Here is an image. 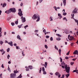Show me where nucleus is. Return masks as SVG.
<instances>
[{"label":"nucleus","instance_id":"nucleus-34","mask_svg":"<svg viewBox=\"0 0 78 78\" xmlns=\"http://www.w3.org/2000/svg\"><path fill=\"white\" fill-rule=\"evenodd\" d=\"M43 74H44V75H46V74H47L46 72L45 71H43Z\"/></svg>","mask_w":78,"mask_h":78},{"label":"nucleus","instance_id":"nucleus-24","mask_svg":"<svg viewBox=\"0 0 78 78\" xmlns=\"http://www.w3.org/2000/svg\"><path fill=\"white\" fill-rule=\"evenodd\" d=\"M69 76H70V74H67L66 75V78H68V77H69Z\"/></svg>","mask_w":78,"mask_h":78},{"label":"nucleus","instance_id":"nucleus-61","mask_svg":"<svg viewBox=\"0 0 78 78\" xmlns=\"http://www.w3.org/2000/svg\"><path fill=\"white\" fill-rule=\"evenodd\" d=\"M71 46H73L74 45L73 43H71Z\"/></svg>","mask_w":78,"mask_h":78},{"label":"nucleus","instance_id":"nucleus-45","mask_svg":"<svg viewBox=\"0 0 78 78\" xmlns=\"http://www.w3.org/2000/svg\"><path fill=\"white\" fill-rule=\"evenodd\" d=\"M8 70L10 72H11V69H10V68H9V66H8Z\"/></svg>","mask_w":78,"mask_h":78},{"label":"nucleus","instance_id":"nucleus-11","mask_svg":"<svg viewBox=\"0 0 78 78\" xmlns=\"http://www.w3.org/2000/svg\"><path fill=\"white\" fill-rule=\"evenodd\" d=\"M77 12V10H76V8H75L74 9L73 11V13L74 14H75Z\"/></svg>","mask_w":78,"mask_h":78},{"label":"nucleus","instance_id":"nucleus-23","mask_svg":"<svg viewBox=\"0 0 78 78\" xmlns=\"http://www.w3.org/2000/svg\"><path fill=\"white\" fill-rule=\"evenodd\" d=\"M14 73H15V74H16V73H18V71H16V70H14Z\"/></svg>","mask_w":78,"mask_h":78},{"label":"nucleus","instance_id":"nucleus-10","mask_svg":"<svg viewBox=\"0 0 78 78\" xmlns=\"http://www.w3.org/2000/svg\"><path fill=\"white\" fill-rule=\"evenodd\" d=\"M73 54L74 55H76V54L78 55V50H76L74 51L73 52Z\"/></svg>","mask_w":78,"mask_h":78},{"label":"nucleus","instance_id":"nucleus-46","mask_svg":"<svg viewBox=\"0 0 78 78\" xmlns=\"http://www.w3.org/2000/svg\"><path fill=\"white\" fill-rule=\"evenodd\" d=\"M15 24H16V25H17V24H18V21H16L15 22Z\"/></svg>","mask_w":78,"mask_h":78},{"label":"nucleus","instance_id":"nucleus-14","mask_svg":"<svg viewBox=\"0 0 78 78\" xmlns=\"http://www.w3.org/2000/svg\"><path fill=\"white\" fill-rule=\"evenodd\" d=\"M28 67H29V69H30V70H32V69H33V66H29Z\"/></svg>","mask_w":78,"mask_h":78},{"label":"nucleus","instance_id":"nucleus-39","mask_svg":"<svg viewBox=\"0 0 78 78\" xmlns=\"http://www.w3.org/2000/svg\"><path fill=\"white\" fill-rule=\"evenodd\" d=\"M42 69L43 72L45 71V68H44V67H43L42 68Z\"/></svg>","mask_w":78,"mask_h":78},{"label":"nucleus","instance_id":"nucleus-44","mask_svg":"<svg viewBox=\"0 0 78 78\" xmlns=\"http://www.w3.org/2000/svg\"><path fill=\"white\" fill-rule=\"evenodd\" d=\"M71 65L73 66V64H74V62H71L70 63Z\"/></svg>","mask_w":78,"mask_h":78},{"label":"nucleus","instance_id":"nucleus-33","mask_svg":"<svg viewBox=\"0 0 78 78\" xmlns=\"http://www.w3.org/2000/svg\"><path fill=\"white\" fill-rule=\"evenodd\" d=\"M11 24L12 26H14V25H15V23H11Z\"/></svg>","mask_w":78,"mask_h":78},{"label":"nucleus","instance_id":"nucleus-51","mask_svg":"<svg viewBox=\"0 0 78 78\" xmlns=\"http://www.w3.org/2000/svg\"><path fill=\"white\" fill-rule=\"evenodd\" d=\"M39 3H41L43 1V0H39Z\"/></svg>","mask_w":78,"mask_h":78},{"label":"nucleus","instance_id":"nucleus-26","mask_svg":"<svg viewBox=\"0 0 78 78\" xmlns=\"http://www.w3.org/2000/svg\"><path fill=\"white\" fill-rule=\"evenodd\" d=\"M23 24H21V25L18 26V27H19V28H20L22 27V26Z\"/></svg>","mask_w":78,"mask_h":78},{"label":"nucleus","instance_id":"nucleus-12","mask_svg":"<svg viewBox=\"0 0 78 78\" xmlns=\"http://www.w3.org/2000/svg\"><path fill=\"white\" fill-rule=\"evenodd\" d=\"M17 38L18 39H19V40H21V41H22V39L20 38V35H18L17 37Z\"/></svg>","mask_w":78,"mask_h":78},{"label":"nucleus","instance_id":"nucleus-64","mask_svg":"<svg viewBox=\"0 0 78 78\" xmlns=\"http://www.w3.org/2000/svg\"><path fill=\"white\" fill-rule=\"evenodd\" d=\"M62 12H65V9H63L62 10Z\"/></svg>","mask_w":78,"mask_h":78},{"label":"nucleus","instance_id":"nucleus-38","mask_svg":"<svg viewBox=\"0 0 78 78\" xmlns=\"http://www.w3.org/2000/svg\"><path fill=\"white\" fill-rule=\"evenodd\" d=\"M57 36H58V37H61V35H60L59 34H56Z\"/></svg>","mask_w":78,"mask_h":78},{"label":"nucleus","instance_id":"nucleus-18","mask_svg":"<svg viewBox=\"0 0 78 78\" xmlns=\"http://www.w3.org/2000/svg\"><path fill=\"white\" fill-rule=\"evenodd\" d=\"M22 77V74H20V75L18 76L17 77V78H21Z\"/></svg>","mask_w":78,"mask_h":78},{"label":"nucleus","instance_id":"nucleus-41","mask_svg":"<svg viewBox=\"0 0 78 78\" xmlns=\"http://www.w3.org/2000/svg\"><path fill=\"white\" fill-rule=\"evenodd\" d=\"M60 62H62V59L61 58V57H60Z\"/></svg>","mask_w":78,"mask_h":78},{"label":"nucleus","instance_id":"nucleus-56","mask_svg":"<svg viewBox=\"0 0 78 78\" xmlns=\"http://www.w3.org/2000/svg\"><path fill=\"white\" fill-rule=\"evenodd\" d=\"M2 36V33H0V37L1 38Z\"/></svg>","mask_w":78,"mask_h":78},{"label":"nucleus","instance_id":"nucleus-8","mask_svg":"<svg viewBox=\"0 0 78 78\" xmlns=\"http://www.w3.org/2000/svg\"><path fill=\"white\" fill-rule=\"evenodd\" d=\"M11 10L10 9H9L5 12V13H6L8 14H9V13H11Z\"/></svg>","mask_w":78,"mask_h":78},{"label":"nucleus","instance_id":"nucleus-7","mask_svg":"<svg viewBox=\"0 0 78 78\" xmlns=\"http://www.w3.org/2000/svg\"><path fill=\"white\" fill-rule=\"evenodd\" d=\"M10 9L11 10V12H16V9L15 8H11Z\"/></svg>","mask_w":78,"mask_h":78},{"label":"nucleus","instance_id":"nucleus-40","mask_svg":"<svg viewBox=\"0 0 78 78\" xmlns=\"http://www.w3.org/2000/svg\"><path fill=\"white\" fill-rule=\"evenodd\" d=\"M48 33H50V32H45L44 33V34L45 35H46V34H48Z\"/></svg>","mask_w":78,"mask_h":78},{"label":"nucleus","instance_id":"nucleus-55","mask_svg":"<svg viewBox=\"0 0 78 78\" xmlns=\"http://www.w3.org/2000/svg\"><path fill=\"white\" fill-rule=\"evenodd\" d=\"M62 67L63 68V69H64V68L65 69V66H63L62 65Z\"/></svg>","mask_w":78,"mask_h":78},{"label":"nucleus","instance_id":"nucleus-2","mask_svg":"<svg viewBox=\"0 0 78 78\" xmlns=\"http://www.w3.org/2000/svg\"><path fill=\"white\" fill-rule=\"evenodd\" d=\"M32 19L33 20H36L37 19L36 22H39L40 20V16L38 15L35 14L32 17Z\"/></svg>","mask_w":78,"mask_h":78},{"label":"nucleus","instance_id":"nucleus-29","mask_svg":"<svg viewBox=\"0 0 78 78\" xmlns=\"http://www.w3.org/2000/svg\"><path fill=\"white\" fill-rule=\"evenodd\" d=\"M9 50H10V49L9 48H8L7 50V52H9Z\"/></svg>","mask_w":78,"mask_h":78},{"label":"nucleus","instance_id":"nucleus-21","mask_svg":"<svg viewBox=\"0 0 78 78\" xmlns=\"http://www.w3.org/2000/svg\"><path fill=\"white\" fill-rule=\"evenodd\" d=\"M58 52L59 53V54L60 55H61V49H60L58 50Z\"/></svg>","mask_w":78,"mask_h":78},{"label":"nucleus","instance_id":"nucleus-30","mask_svg":"<svg viewBox=\"0 0 78 78\" xmlns=\"http://www.w3.org/2000/svg\"><path fill=\"white\" fill-rule=\"evenodd\" d=\"M9 58H10V55H7V58L8 59H9Z\"/></svg>","mask_w":78,"mask_h":78},{"label":"nucleus","instance_id":"nucleus-13","mask_svg":"<svg viewBox=\"0 0 78 78\" xmlns=\"http://www.w3.org/2000/svg\"><path fill=\"white\" fill-rule=\"evenodd\" d=\"M64 5L65 6L66 5V0H63Z\"/></svg>","mask_w":78,"mask_h":78},{"label":"nucleus","instance_id":"nucleus-43","mask_svg":"<svg viewBox=\"0 0 78 78\" xmlns=\"http://www.w3.org/2000/svg\"><path fill=\"white\" fill-rule=\"evenodd\" d=\"M44 46L45 48L47 49V48H48V46H47V45L46 44Z\"/></svg>","mask_w":78,"mask_h":78},{"label":"nucleus","instance_id":"nucleus-47","mask_svg":"<svg viewBox=\"0 0 78 78\" xmlns=\"http://www.w3.org/2000/svg\"><path fill=\"white\" fill-rule=\"evenodd\" d=\"M22 55L24 56H25V54H24V52H23V51H22Z\"/></svg>","mask_w":78,"mask_h":78},{"label":"nucleus","instance_id":"nucleus-49","mask_svg":"<svg viewBox=\"0 0 78 78\" xmlns=\"http://www.w3.org/2000/svg\"><path fill=\"white\" fill-rule=\"evenodd\" d=\"M28 27V25H27L24 27V28H25V29H26V28H27Z\"/></svg>","mask_w":78,"mask_h":78},{"label":"nucleus","instance_id":"nucleus-36","mask_svg":"<svg viewBox=\"0 0 78 78\" xmlns=\"http://www.w3.org/2000/svg\"><path fill=\"white\" fill-rule=\"evenodd\" d=\"M55 49H56L57 50H58V48L56 47V46H55Z\"/></svg>","mask_w":78,"mask_h":78},{"label":"nucleus","instance_id":"nucleus-50","mask_svg":"<svg viewBox=\"0 0 78 78\" xmlns=\"http://www.w3.org/2000/svg\"><path fill=\"white\" fill-rule=\"evenodd\" d=\"M43 32L44 33L46 32V30H45V29H44V30H43Z\"/></svg>","mask_w":78,"mask_h":78},{"label":"nucleus","instance_id":"nucleus-27","mask_svg":"<svg viewBox=\"0 0 78 78\" xmlns=\"http://www.w3.org/2000/svg\"><path fill=\"white\" fill-rule=\"evenodd\" d=\"M56 40H57V41H60L61 38L60 37L57 38Z\"/></svg>","mask_w":78,"mask_h":78},{"label":"nucleus","instance_id":"nucleus-63","mask_svg":"<svg viewBox=\"0 0 78 78\" xmlns=\"http://www.w3.org/2000/svg\"><path fill=\"white\" fill-rule=\"evenodd\" d=\"M62 78H64V74H63L62 75V77H61Z\"/></svg>","mask_w":78,"mask_h":78},{"label":"nucleus","instance_id":"nucleus-62","mask_svg":"<svg viewBox=\"0 0 78 78\" xmlns=\"http://www.w3.org/2000/svg\"><path fill=\"white\" fill-rule=\"evenodd\" d=\"M2 68H4V66H3V64H2Z\"/></svg>","mask_w":78,"mask_h":78},{"label":"nucleus","instance_id":"nucleus-58","mask_svg":"<svg viewBox=\"0 0 78 78\" xmlns=\"http://www.w3.org/2000/svg\"><path fill=\"white\" fill-rule=\"evenodd\" d=\"M11 20V17H9L7 19L8 20Z\"/></svg>","mask_w":78,"mask_h":78},{"label":"nucleus","instance_id":"nucleus-17","mask_svg":"<svg viewBox=\"0 0 78 78\" xmlns=\"http://www.w3.org/2000/svg\"><path fill=\"white\" fill-rule=\"evenodd\" d=\"M25 68L27 69H26V71H29V69H28V67H27V66H26Z\"/></svg>","mask_w":78,"mask_h":78},{"label":"nucleus","instance_id":"nucleus-5","mask_svg":"<svg viewBox=\"0 0 78 78\" xmlns=\"http://www.w3.org/2000/svg\"><path fill=\"white\" fill-rule=\"evenodd\" d=\"M68 38L69 41H72L73 39V37L70 36L69 35L68 36Z\"/></svg>","mask_w":78,"mask_h":78},{"label":"nucleus","instance_id":"nucleus-20","mask_svg":"<svg viewBox=\"0 0 78 78\" xmlns=\"http://www.w3.org/2000/svg\"><path fill=\"white\" fill-rule=\"evenodd\" d=\"M54 8L55 9V11H58V10H57V7H56L54 6Z\"/></svg>","mask_w":78,"mask_h":78},{"label":"nucleus","instance_id":"nucleus-54","mask_svg":"<svg viewBox=\"0 0 78 78\" xmlns=\"http://www.w3.org/2000/svg\"><path fill=\"white\" fill-rule=\"evenodd\" d=\"M5 51H3V53H2V55H4V54H5Z\"/></svg>","mask_w":78,"mask_h":78},{"label":"nucleus","instance_id":"nucleus-16","mask_svg":"<svg viewBox=\"0 0 78 78\" xmlns=\"http://www.w3.org/2000/svg\"><path fill=\"white\" fill-rule=\"evenodd\" d=\"M58 16H59L60 18H62V16H61V14L60 13L58 14Z\"/></svg>","mask_w":78,"mask_h":78},{"label":"nucleus","instance_id":"nucleus-4","mask_svg":"<svg viewBox=\"0 0 78 78\" xmlns=\"http://www.w3.org/2000/svg\"><path fill=\"white\" fill-rule=\"evenodd\" d=\"M16 74L12 73L10 74V78H16Z\"/></svg>","mask_w":78,"mask_h":78},{"label":"nucleus","instance_id":"nucleus-59","mask_svg":"<svg viewBox=\"0 0 78 78\" xmlns=\"http://www.w3.org/2000/svg\"><path fill=\"white\" fill-rule=\"evenodd\" d=\"M44 67H45V68H47V65H44Z\"/></svg>","mask_w":78,"mask_h":78},{"label":"nucleus","instance_id":"nucleus-9","mask_svg":"<svg viewBox=\"0 0 78 78\" xmlns=\"http://www.w3.org/2000/svg\"><path fill=\"white\" fill-rule=\"evenodd\" d=\"M8 44L10 45V46H11V47H12L13 46V45L12 44V41H11L10 42H7Z\"/></svg>","mask_w":78,"mask_h":78},{"label":"nucleus","instance_id":"nucleus-42","mask_svg":"<svg viewBox=\"0 0 78 78\" xmlns=\"http://www.w3.org/2000/svg\"><path fill=\"white\" fill-rule=\"evenodd\" d=\"M38 31H39V30H36L34 31V32L35 33H37L38 32Z\"/></svg>","mask_w":78,"mask_h":78},{"label":"nucleus","instance_id":"nucleus-35","mask_svg":"<svg viewBox=\"0 0 78 78\" xmlns=\"http://www.w3.org/2000/svg\"><path fill=\"white\" fill-rule=\"evenodd\" d=\"M70 53V51H69L67 53L66 55H69Z\"/></svg>","mask_w":78,"mask_h":78},{"label":"nucleus","instance_id":"nucleus-1","mask_svg":"<svg viewBox=\"0 0 78 78\" xmlns=\"http://www.w3.org/2000/svg\"><path fill=\"white\" fill-rule=\"evenodd\" d=\"M62 66H65V70H64V71H66V72H67V73H69L70 72V67H67V65H66L64 63V62H63L62 65Z\"/></svg>","mask_w":78,"mask_h":78},{"label":"nucleus","instance_id":"nucleus-31","mask_svg":"<svg viewBox=\"0 0 78 78\" xmlns=\"http://www.w3.org/2000/svg\"><path fill=\"white\" fill-rule=\"evenodd\" d=\"M41 70H42V68H40V70H39V73H41Z\"/></svg>","mask_w":78,"mask_h":78},{"label":"nucleus","instance_id":"nucleus-48","mask_svg":"<svg viewBox=\"0 0 78 78\" xmlns=\"http://www.w3.org/2000/svg\"><path fill=\"white\" fill-rule=\"evenodd\" d=\"M46 37L47 39H48V38H49V37H50L48 36H46Z\"/></svg>","mask_w":78,"mask_h":78},{"label":"nucleus","instance_id":"nucleus-6","mask_svg":"<svg viewBox=\"0 0 78 78\" xmlns=\"http://www.w3.org/2000/svg\"><path fill=\"white\" fill-rule=\"evenodd\" d=\"M21 19V21L23 23L25 22L26 21L25 18V17H23V16H22Z\"/></svg>","mask_w":78,"mask_h":78},{"label":"nucleus","instance_id":"nucleus-32","mask_svg":"<svg viewBox=\"0 0 78 78\" xmlns=\"http://www.w3.org/2000/svg\"><path fill=\"white\" fill-rule=\"evenodd\" d=\"M63 16H66V15H67V13L65 12L64 13H63Z\"/></svg>","mask_w":78,"mask_h":78},{"label":"nucleus","instance_id":"nucleus-52","mask_svg":"<svg viewBox=\"0 0 78 78\" xmlns=\"http://www.w3.org/2000/svg\"><path fill=\"white\" fill-rule=\"evenodd\" d=\"M0 33H2V28L0 27Z\"/></svg>","mask_w":78,"mask_h":78},{"label":"nucleus","instance_id":"nucleus-57","mask_svg":"<svg viewBox=\"0 0 78 78\" xmlns=\"http://www.w3.org/2000/svg\"><path fill=\"white\" fill-rule=\"evenodd\" d=\"M65 59H69V57H65Z\"/></svg>","mask_w":78,"mask_h":78},{"label":"nucleus","instance_id":"nucleus-37","mask_svg":"<svg viewBox=\"0 0 78 78\" xmlns=\"http://www.w3.org/2000/svg\"><path fill=\"white\" fill-rule=\"evenodd\" d=\"M0 42L1 45H2V44H3V42L2 41H0Z\"/></svg>","mask_w":78,"mask_h":78},{"label":"nucleus","instance_id":"nucleus-15","mask_svg":"<svg viewBox=\"0 0 78 78\" xmlns=\"http://www.w3.org/2000/svg\"><path fill=\"white\" fill-rule=\"evenodd\" d=\"M55 75H56V76H57V75L58 76L59 75V73L57 72L55 73Z\"/></svg>","mask_w":78,"mask_h":78},{"label":"nucleus","instance_id":"nucleus-22","mask_svg":"<svg viewBox=\"0 0 78 78\" xmlns=\"http://www.w3.org/2000/svg\"><path fill=\"white\" fill-rule=\"evenodd\" d=\"M49 20L50 21H52L53 20V18H52V17L51 16L49 18Z\"/></svg>","mask_w":78,"mask_h":78},{"label":"nucleus","instance_id":"nucleus-19","mask_svg":"<svg viewBox=\"0 0 78 78\" xmlns=\"http://www.w3.org/2000/svg\"><path fill=\"white\" fill-rule=\"evenodd\" d=\"M6 6V4L5 3L4 4H3L2 6L3 8H4V7H5V6Z\"/></svg>","mask_w":78,"mask_h":78},{"label":"nucleus","instance_id":"nucleus-25","mask_svg":"<svg viewBox=\"0 0 78 78\" xmlns=\"http://www.w3.org/2000/svg\"><path fill=\"white\" fill-rule=\"evenodd\" d=\"M63 20H66V22H67V18H66V17H64L63 18Z\"/></svg>","mask_w":78,"mask_h":78},{"label":"nucleus","instance_id":"nucleus-3","mask_svg":"<svg viewBox=\"0 0 78 78\" xmlns=\"http://www.w3.org/2000/svg\"><path fill=\"white\" fill-rule=\"evenodd\" d=\"M19 12L18 13V14L20 17L23 16V14H22V11H21V9H19L18 10Z\"/></svg>","mask_w":78,"mask_h":78},{"label":"nucleus","instance_id":"nucleus-60","mask_svg":"<svg viewBox=\"0 0 78 78\" xmlns=\"http://www.w3.org/2000/svg\"><path fill=\"white\" fill-rule=\"evenodd\" d=\"M2 74H0V77L1 78H2Z\"/></svg>","mask_w":78,"mask_h":78},{"label":"nucleus","instance_id":"nucleus-28","mask_svg":"<svg viewBox=\"0 0 78 78\" xmlns=\"http://www.w3.org/2000/svg\"><path fill=\"white\" fill-rule=\"evenodd\" d=\"M50 40L51 41H53V37H51Z\"/></svg>","mask_w":78,"mask_h":78},{"label":"nucleus","instance_id":"nucleus-53","mask_svg":"<svg viewBox=\"0 0 78 78\" xmlns=\"http://www.w3.org/2000/svg\"><path fill=\"white\" fill-rule=\"evenodd\" d=\"M74 14H71V16L72 17H74Z\"/></svg>","mask_w":78,"mask_h":78}]
</instances>
